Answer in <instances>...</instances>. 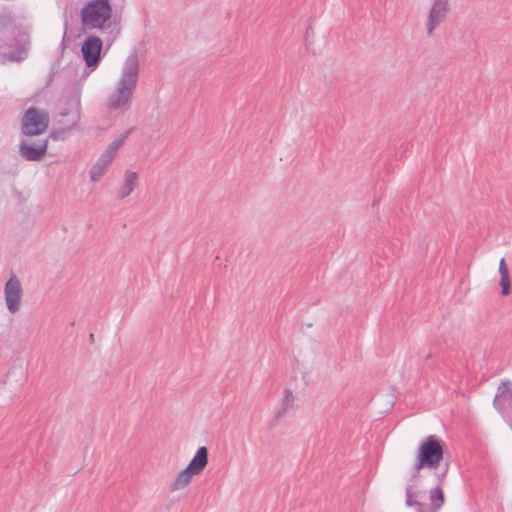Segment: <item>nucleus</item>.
Here are the masks:
<instances>
[{
	"instance_id": "1a4fd4ad",
	"label": "nucleus",
	"mask_w": 512,
	"mask_h": 512,
	"mask_svg": "<svg viewBox=\"0 0 512 512\" xmlns=\"http://www.w3.org/2000/svg\"><path fill=\"white\" fill-rule=\"evenodd\" d=\"M22 295L21 283L16 275L12 274L4 286L5 303L11 314L20 310Z\"/></svg>"
},
{
	"instance_id": "f257e3e1",
	"label": "nucleus",
	"mask_w": 512,
	"mask_h": 512,
	"mask_svg": "<svg viewBox=\"0 0 512 512\" xmlns=\"http://www.w3.org/2000/svg\"><path fill=\"white\" fill-rule=\"evenodd\" d=\"M445 442L437 435L426 437L419 445L412 468L410 484L406 486L405 504L415 512H438L445 503L442 484L449 463L442 464Z\"/></svg>"
},
{
	"instance_id": "f8f14e48",
	"label": "nucleus",
	"mask_w": 512,
	"mask_h": 512,
	"mask_svg": "<svg viewBox=\"0 0 512 512\" xmlns=\"http://www.w3.org/2000/svg\"><path fill=\"white\" fill-rule=\"evenodd\" d=\"M60 116H62V117L70 116V119L68 121L66 129H61L58 132H52L50 134V137L53 138V139H57L58 138V136H57L58 133H65L66 131H70V130H72L73 128H75L77 126V124H78V122L80 120V101L79 100H75L74 101V108H73V110H69L68 108H64L60 112Z\"/></svg>"
},
{
	"instance_id": "7ed1b4c3",
	"label": "nucleus",
	"mask_w": 512,
	"mask_h": 512,
	"mask_svg": "<svg viewBox=\"0 0 512 512\" xmlns=\"http://www.w3.org/2000/svg\"><path fill=\"white\" fill-rule=\"evenodd\" d=\"M139 73L138 53L133 51L125 60L116 90L109 96L108 107L113 110H128L136 89Z\"/></svg>"
},
{
	"instance_id": "4468645a",
	"label": "nucleus",
	"mask_w": 512,
	"mask_h": 512,
	"mask_svg": "<svg viewBox=\"0 0 512 512\" xmlns=\"http://www.w3.org/2000/svg\"><path fill=\"white\" fill-rule=\"evenodd\" d=\"M137 180H138V174L136 172L126 171L124 184L118 193V198L124 199L127 196H129L133 192L135 187L137 186V184H138Z\"/></svg>"
},
{
	"instance_id": "aec40b11",
	"label": "nucleus",
	"mask_w": 512,
	"mask_h": 512,
	"mask_svg": "<svg viewBox=\"0 0 512 512\" xmlns=\"http://www.w3.org/2000/svg\"><path fill=\"white\" fill-rule=\"evenodd\" d=\"M499 273H500V275L509 274V270H508V267H507V264H506V261L504 258H502L500 260Z\"/></svg>"
},
{
	"instance_id": "f3484780",
	"label": "nucleus",
	"mask_w": 512,
	"mask_h": 512,
	"mask_svg": "<svg viewBox=\"0 0 512 512\" xmlns=\"http://www.w3.org/2000/svg\"><path fill=\"white\" fill-rule=\"evenodd\" d=\"M501 294L507 296L511 292V284L509 274L500 275Z\"/></svg>"
},
{
	"instance_id": "9d476101",
	"label": "nucleus",
	"mask_w": 512,
	"mask_h": 512,
	"mask_svg": "<svg viewBox=\"0 0 512 512\" xmlns=\"http://www.w3.org/2000/svg\"><path fill=\"white\" fill-rule=\"evenodd\" d=\"M449 10V0H433L426 21V31L429 36L433 35L434 30L445 20Z\"/></svg>"
},
{
	"instance_id": "20e7f679",
	"label": "nucleus",
	"mask_w": 512,
	"mask_h": 512,
	"mask_svg": "<svg viewBox=\"0 0 512 512\" xmlns=\"http://www.w3.org/2000/svg\"><path fill=\"white\" fill-rule=\"evenodd\" d=\"M81 23L90 29L106 30L116 25L110 22L112 17V6L109 0H89L81 9Z\"/></svg>"
},
{
	"instance_id": "0eeeda50",
	"label": "nucleus",
	"mask_w": 512,
	"mask_h": 512,
	"mask_svg": "<svg viewBox=\"0 0 512 512\" xmlns=\"http://www.w3.org/2000/svg\"><path fill=\"white\" fill-rule=\"evenodd\" d=\"M493 406L512 429V382L503 380L499 384Z\"/></svg>"
},
{
	"instance_id": "ddd939ff",
	"label": "nucleus",
	"mask_w": 512,
	"mask_h": 512,
	"mask_svg": "<svg viewBox=\"0 0 512 512\" xmlns=\"http://www.w3.org/2000/svg\"><path fill=\"white\" fill-rule=\"evenodd\" d=\"M298 406L295 404V396L291 389H284V397L281 401V406L274 416V421L280 420L288 411L289 408L296 409Z\"/></svg>"
},
{
	"instance_id": "a211bd4d",
	"label": "nucleus",
	"mask_w": 512,
	"mask_h": 512,
	"mask_svg": "<svg viewBox=\"0 0 512 512\" xmlns=\"http://www.w3.org/2000/svg\"><path fill=\"white\" fill-rule=\"evenodd\" d=\"M114 158L115 155L105 149L98 160H101L105 165L109 166Z\"/></svg>"
},
{
	"instance_id": "dca6fc26",
	"label": "nucleus",
	"mask_w": 512,
	"mask_h": 512,
	"mask_svg": "<svg viewBox=\"0 0 512 512\" xmlns=\"http://www.w3.org/2000/svg\"><path fill=\"white\" fill-rule=\"evenodd\" d=\"M132 129L127 130L122 135H120L118 138L114 139L109 146L107 147V150L113 153L115 156L117 154L118 149L123 145L126 138L131 133Z\"/></svg>"
},
{
	"instance_id": "f03ea898",
	"label": "nucleus",
	"mask_w": 512,
	"mask_h": 512,
	"mask_svg": "<svg viewBox=\"0 0 512 512\" xmlns=\"http://www.w3.org/2000/svg\"><path fill=\"white\" fill-rule=\"evenodd\" d=\"M31 49L30 28L18 21L13 9H0V56L2 62L21 63Z\"/></svg>"
},
{
	"instance_id": "39448f33",
	"label": "nucleus",
	"mask_w": 512,
	"mask_h": 512,
	"mask_svg": "<svg viewBox=\"0 0 512 512\" xmlns=\"http://www.w3.org/2000/svg\"><path fill=\"white\" fill-rule=\"evenodd\" d=\"M207 464L208 449L205 446H201L197 449L186 468L177 474L175 481L170 487L171 491L185 488L191 482L192 476L199 475L206 468Z\"/></svg>"
},
{
	"instance_id": "423d86ee",
	"label": "nucleus",
	"mask_w": 512,
	"mask_h": 512,
	"mask_svg": "<svg viewBox=\"0 0 512 512\" xmlns=\"http://www.w3.org/2000/svg\"><path fill=\"white\" fill-rule=\"evenodd\" d=\"M50 118L46 110L29 107L21 119V133L25 136H38L44 133L49 126Z\"/></svg>"
},
{
	"instance_id": "9b49d317",
	"label": "nucleus",
	"mask_w": 512,
	"mask_h": 512,
	"mask_svg": "<svg viewBox=\"0 0 512 512\" xmlns=\"http://www.w3.org/2000/svg\"><path fill=\"white\" fill-rule=\"evenodd\" d=\"M47 148V139L37 140L34 143L23 140L19 145V154L27 161H40L46 155Z\"/></svg>"
},
{
	"instance_id": "2eb2a0df",
	"label": "nucleus",
	"mask_w": 512,
	"mask_h": 512,
	"mask_svg": "<svg viewBox=\"0 0 512 512\" xmlns=\"http://www.w3.org/2000/svg\"><path fill=\"white\" fill-rule=\"evenodd\" d=\"M107 167L101 160H97L90 170L91 181L98 182L105 174Z\"/></svg>"
},
{
	"instance_id": "6ab92c4d",
	"label": "nucleus",
	"mask_w": 512,
	"mask_h": 512,
	"mask_svg": "<svg viewBox=\"0 0 512 512\" xmlns=\"http://www.w3.org/2000/svg\"><path fill=\"white\" fill-rule=\"evenodd\" d=\"M114 158L115 155L105 149L98 160H101L105 165L109 166Z\"/></svg>"
},
{
	"instance_id": "412c9836",
	"label": "nucleus",
	"mask_w": 512,
	"mask_h": 512,
	"mask_svg": "<svg viewBox=\"0 0 512 512\" xmlns=\"http://www.w3.org/2000/svg\"><path fill=\"white\" fill-rule=\"evenodd\" d=\"M431 357H432V354H431V353H429V354L426 356V359L431 358Z\"/></svg>"
},
{
	"instance_id": "6e6552de",
	"label": "nucleus",
	"mask_w": 512,
	"mask_h": 512,
	"mask_svg": "<svg viewBox=\"0 0 512 512\" xmlns=\"http://www.w3.org/2000/svg\"><path fill=\"white\" fill-rule=\"evenodd\" d=\"M103 41L95 35L88 36L81 47V52L85 64L91 70L96 69L101 61Z\"/></svg>"
}]
</instances>
